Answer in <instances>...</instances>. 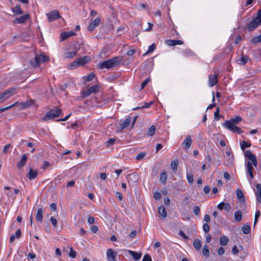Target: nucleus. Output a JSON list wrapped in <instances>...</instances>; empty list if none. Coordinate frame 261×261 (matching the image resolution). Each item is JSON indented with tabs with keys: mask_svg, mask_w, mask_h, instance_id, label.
I'll return each instance as SVG.
<instances>
[{
	"mask_svg": "<svg viewBox=\"0 0 261 261\" xmlns=\"http://www.w3.org/2000/svg\"><path fill=\"white\" fill-rule=\"evenodd\" d=\"M120 61V58L119 57H116L99 63L98 66L100 69H109L117 66Z\"/></svg>",
	"mask_w": 261,
	"mask_h": 261,
	"instance_id": "1",
	"label": "nucleus"
},
{
	"mask_svg": "<svg viewBox=\"0 0 261 261\" xmlns=\"http://www.w3.org/2000/svg\"><path fill=\"white\" fill-rule=\"evenodd\" d=\"M261 24V10H258L256 16L246 25V29L249 32H252Z\"/></svg>",
	"mask_w": 261,
	"mask_h": 261,
	"instance_id": "2",
	"label": "nucleus"
},
{
	"mask_svg": "<svg viewBox=\"0 0 261 261\" xmlns=\"http://www.w3.org/2000/svg\"><path fill=\"white\" fill-rule=\"evenodd\" d=\"M49 60V58L44 55H40L36 56L34 60L31 61V64L34 67L39 66L40 63L45 62Z\"/></svg>",
	"mask_w": 261,
	"mask_h": 261,
	"instance_id": "3",
	"label": "nucleus"
},
{
	"mask_svg": "<svg viewBox=\"0 0 261 261\" xmlns=\"http://www.w3.org/2000/svg\"><path fill=\"white\" fill-rule=\"evenodd\" d=\"M99 89V85H94L92 86L89 87L87 89L84 90L82 92L83 97H87L92 93H96L98 92Z\"/></svg>",
	"mask_w": 261,
	"mask_h": 261,
	"instance_id": "4",
	"label": "nucleus"
},
{
	"mask_svg": "<svg viewBox=\"0 0 261 261\" xmlns=\"http://www.w3.org/2000/svg\"><path fill=\"white\" fill-rule=\"evenodd\" d=\"M16 88L11 87L5 90L3 92L0 93V96L2 101H4L9 98L11 96L16 93Z\"/></svg>",
	"mask_w": 261,
	"mask_h": 261,
	"instance_id": "5",
	"label": "nucleus"
},
{
	"mask_svg": "<svg viewBox=\"0 0 261 261\" xmlns=\"http://www.w3.org/2000/svg\"><path fill=\"white\" fill-rule=\"evenodd\" d=\"M223 126L229 130L234 133H238V134H241L243 133V130L240 127L234 125V124H231L229 121H225L223 123Z\"/></svg>",
	"mask_w": 261,
	"mask_h": 261,
	"instance_id": "6",
	"label": "nucleus"
},
{
	"mask_svg": "<svg viewBox=\"0 0 261 261\" xmlns=\"http://www.w3.org/2000/svg\"><path fill=\"white\" fill-rule=\"evenodd\" d=\"M244 156L245 158H248L251 162L252 165L256 167L257 165V161L256 156L252 153V152L247 150L244 152Z\"/></svg>",
	"mask_w": 261,
	"mask_h": 261,
	"instance_id": "7",
	"label": "nucleus"
},
{
	"mask_svg": "<svg viewBox=\"0 0 261 261\" xmlns=\"http://www.w3.org/2000/svg\"><path fill=\"white\" fill-rule=\"evenodd\" d=\"M49 22L57 20L61 17L59 12L58 10L52 11L46 14Z\"/></svg>",
	"mask_w": 261,
	"mask_h": 261,
	"instance_id": "8",
	"label": "nucleus"
},
{
	"mask_svg": "<svg viewBox=\"0 0 261 261\" xmlns=\"http://www.w3.org/2000/svg\"><path fill=\"white\" fill-rule=\"evenodd\" d=\"M117 253L112 249H109L107 251V258L108 261H116Z\"/></svg>",
	"mask_w": 261,
	"mask_h": 261,
	"instance_id": "9",
	"label": "nucleus"
},
{
	"mask_svg": "<svg viewBox=\"0 0 261 261\" xmlns=\"http://www.w3.org/2000/svg\"><path fill=\"white\" fill-rule=\"evenodd\" d=\"M129 184H137L138 181V175L135 173L129 174L126 176Z\"/></svg>",
	"mask_w": 261,
	"mask_h": 261,
	"instance_id": "10",
	"label": "nucleus"
},
{
	"mask_svg": "<svg viewBox=\"0 0 261 261\" xmlns=\"http://www.w3.org/2000/svg\"><path fill=\"white\" fill-rule=\"evenodd\" d=\"M30 18V15L26 14L22 16L15 18L13 21L14 23L22 24L24 23Z\"/></svg>",
	"mask_w": 261,
	"mask_h": 261,
	"instance_id": "11",
	"label": "nucleus"
},
{
	"mask_svg": "<svg viewBox=\"0 0 261 261\" xmlns=\"http://www.w3.org/2000/svg\"><path fill=\"white\" fill-rule=\"evenodd\" d=\"M101 19L100 17H97L93 20L88 27V30L89 31H93L96 27H97L100 23Z\"/></svg>",
	"mask_w": 261,
	"mask_h": 261,
	"instance_id": "12",
	"label": "nucleus"
},
{
	"mask_svg": "<svg viewBox=\"0 0 261 261\" xmlns=\"http://www.w3.org/2000/svg\"><path fill=\"white\" fill-rule=\"evenodd\" d=\"M91 59L89 56H86L83 57L79 58L76 60L79 66H82L89 62Z\"/></svg>",
	"mask_w": 261,
	"mask_h": 261,
	"instance_id": "13",
	"label": "nucleus"
},
{
	"mask_svg": "<svg viewBox=\"0 0 261 261\" xmlns=\"http://www.w3.org/2000/svg\"><path fill=\"white\" fill-rule=\"evenodd\" d=\"M28 160V156L26 154L22 155L20 161L17 164V167L18 169H21L25 165Z\"/></svg>",
	"mask_w": 261,
	"mask_h": 261,
	"instance_id": "14",
	"label": "nucleus"
},
{
	"mask_svg": "<svg viewBox=\"0 0 261 261\" xmlns=\"http://www.w3.org/2000/svg\"><path fill=\"white\" fill-rule=\"evenodd\" d=\"M227 163L226 165L229 166L233 164L234 161L233 154L230 151H227L226 152Z\"/></svg>",
	"mask_w": 261,
	"mask_h": 261,
	"instance_id": "15",
	"label": "nucleus"
},
{
	"mask_svg": "<svg viewBox=\"0 0 261 261\" xmlns=\"http://www.w3.org/2000/svg\"><path fill=\"white\" fill-rule=\"evenodd\" d=\"M217 207L220 211H222V210L224 209L227 212L230 211L231 209L230 204L228 203H225L224 202H220L217 205Z\"/></svg>",
	"mask_w": 261,
	"mask_h": 261,
	"instance_id": "16",
	"label": "nucleus"
},
{
	"mask_svg": "<svg viewBox=\"0 0 261 261\" xmlns=\"http://www.w3.org/2000/svg\"><path fill=\"white\" fill-rule=\"evenodd\" d=\"M166 44L170 46H175L176 45H181L184 43V42L180 40H171L168 39L166 40Z\"/></svg>",
	"mask_w": 261,
	"mask_h": 261,
	"instance_id": "17",
	"label": "nucleus"
},
{
	"mask_svg": "<svg viewBox=\"0 0 261 261\" xmlns=\"http://www.w3.org/2000/svg\"><path fill=\"white\" fill-rule=\"evenodd\" d=\"M247 173L249 174L251 179H253L254 178V175L253 174V171H254V168L253 166L252 165L250 161H248L247 163Z\"/></svg>",
	"mask_w": 261,
	"mask_h": 261,
	"instance_id": "18",
	"label": "nucleus"
},
{
	"mask_svg": "<svg viewBox=\"0 0 261 261\" xmlns=\"http://www.w3.org/2000/svg\"><path fill=\"white\" fill-rule=\"evenodd\" d=\"M35 103V100L33 99H30L28 101L21 102L20 103V107L22 109H27L33 105Z\"/></svg>",
	"mask_w": 261,
	"mask_h": 261,
	"instance_id": "19",
	"label": "nucleus"
},
{
	"mask_svg": "<svg viewBox=\"0 0 261 261\" xmlns=\"http://www.w3.org/2000/svg\"><path fill=\"white\" fill-rule=\"evenodd\" d=\"M75 35V33L73 31H69V32H63L61 34L60 37L61 40H64L68 38L74 36Z\"/></svg>",
	"mask_w": 261,
	"mask_h": 261,
	"instance_id": "20",
	"label": "nucleus"
},
{
	"mask_svg": "<svg viewBox=\"0 0 261 261\" xmlns=\"http://www.w3.org/2000/svg\"><path fill=\"white\" fill-rule=\"evenodd\" d=\"M192 141L191 136H189L187 137L182 143L184 145L183 147L186 149H188L191 146Z\"/></svg>",
	"mask_w": 261,
	"mask_h": 261,
	"instance_id": "21",
	"label": "nucleus"
},
{
	"mask_svg": "<svg viewBox=\"0 0 261 261\" xmlns=\"http://www.w3.org/2000/svg\"><path fill=\"white\" fill-rule=\"evenodd\" d=\"M38 175V171L34 170L32 168H30L28 175V177L30 180L34 179L37 177Z\"/></svg>",
	"mask_w": 261,
	"mask_h": 261,
	"instance_id": "22",
	"label": "nucleus"
},
{
	"mask_svg": "<svg viewBox=\"0 0 261 261\" xmlns=\"http://www.w3.org/2000/svg\"><path fill=\"white\" fill-rule=\"evenodd\" d=\"M128 252L132 256L134 259L135 260H139L142 256V253L140 252H136L135 251L128 250Z\"/></svg>",
	"mask_w": 261,
	"mask_h": 261,
	"instance_id": "23",
	"label": "nucleus"
},
{
	"mask_svg": "<svg viewBox=\"0 0 261 261\" xmlns=\"http://www.w3.org/2000/svg\"><path fill=\"white\" fill-rule=\"evenodd\" d=\"M256 188L257 190L255 193L256 199L259 203H261V185L257 184L256 185Z\"/></svg>",
	"mask_w": 261,
	"mask_h": 261,
	"instance_id": "24",
	"label": "nucleus"
},
{
	"mask_svg": "<svg viewBox=\"0 0 261 261\" xmlns=\"http://www.w3.org/2000/svg\"><path fill=\"white\" fill-rule=\"evenodd\" d=\"M55 118V116L53 114H52L51 112H50L49 111L42 118V121L46 122V121H48L51 119H53Z\"/></svg>",
	"mask_w": 261,
	"mask_h": 261,
	"instance_id": "25",
	"label": "nucleus"
},
{
	"mask_svg": "<svg viewBox=\"0 0 261 261\" xmlns=\"http://www.w3.org/2000/svg\"><path fill=\"white\" fill-rule=\"evenodd\" d=\"M236 194L239 200L241 202H244L245 198L242 191L240 189H237L236 191Z\"/></svg>",
	"mask_w": 261,
	"mask_h": 261,
	"instance_id": "26",
	"label": "nucleus"
},
{
	"mask_svg": "<svg viewBox=\"0 0 261 261\" xmlns=\"http://www.w3.org/2000/svg\"><path fill=\"white\" fill-rule=\"evenodd\" d=\"M21 232L20 230L19 229H17L16 230V231L15 232V234H12L10 236V243H12L13 242H14L15 238H18V239L20 238V236H21Z\"/></svg>",
	"mask_w": 261,
	"mask_h": 261,
	"instance_id": "27",
	"label": "nucleus"
},
{
	"mask_svg": "<svg viewBox=\"0 0 261 261\" xmlns=\"http://www.w3.org/2000/svg\"><path fill=\"white\" fill-rule=\"evenodd\" d=\"M36 219L38 221L42 222L43 219V210L41 208H39L37 210Z\"/></svg>",
	"mask_w": 261,
	"mask_h": 261,
	"instance_id": "28",
	"label": "nucleus"
},
{
	"mask_svg": "<svg viewBox=\"0 0 261 261\" xmlns=\"http://www.w3.org/2000/svg\"><path fill=\"white\" fill-rule=\"evenodd\" d=\"M12 11L15 15H20L23 14V11L19 5H16L12 8Z\"/></svg>",
	"mask_w": 261,
	"mask_h": 261,
	"instance_id": "29",
	"label": "nucleus"
},
{
	"mask_svg": "<svg viewBox=\"0 0 261 261\" xmlns=\"http://www.w3.org/2000/svg\"><path fill=\"white\" fill-rule=\"evenodd\" d=\"M77 54V50L73 51L67 52L64 54L63 57L65 59H70L73 58Z\"/></svg>",
	"mask_w": 261,
	"mask_h": 261,
	"instance_id": "30",
	"label": "nucleus"
},
{
	"mask_svg": "<svg viewBox=\"0 0 261 261\" xmlns=\"http://www.w3.org/2000/svg\"><path fill=\"white\" fill-rule=\"evenodd\" d=\"M130 121V117H127L126 119H125L123 122L120 125L121 129H123L126 128L129 125Z\"/></svg>",
	"mask_w": 261,
	"mask_h": 261,
	"instance_id": "31",
	"label": "nucleus"
},
{
	"mask_svg": "<svg viewBox=\"0 0 261 261\" xmlns=\"http://www.w3.org/2000/svg\"><path fill=\"white\" fill-rule=\"evenodd\" d=\"M193 246L196 250H200L201 248V241L198 239H195L193 242Z\"/></svg>",
	"mask_w": 261,
	"mask_h": 261,
	"instance_id": "32",
	"label": "nucleus"
},
{
	"mask_svg": "<svg viewBox=\"0 0 261 261\" xmlns=\"http://www.w3.org/2000/svg\"><path fill=\"white\" fill-rule=\"evenodd\" d=\"M229 242L228 238L226 236H222L220 238V243L222 246H225Z\"/></svg>",
	"mask_w": 261,
	"mask_h": 261,
	"instance_id": "33",
	"label": "nucleus"
},
{
	"mask_svg": "<svg viewBox=\"0 0 261 261\" xmlns=\"http://www.w3.org/2000/svg\"><path fill=\"white\" fill-rule=\"evenodd\" d=\"M234 219L236 222H240L242 219V213L240 210L236 211L234 213Z\"/></svg>",
	"mask_w": 261,
	"mask_h": 261,
	"instance_id": "34",
	"label": "nucleus"
},
{
	"mask_svg": "<svg viewBox=\"0 0 261 261\" xmlns=\"http://www.w3.org/2000/svg\"><path fill=\"white\" fill-rule=\"evenodd\" d=\"M241 121L242 118L239 116H237L235 118H231L230 120H226V121H229L231 124H234V125H236Z\"/></svg>",
	"mask_w": 261,
	"mask_h": 261,
	"instance_id": "35",
	"label": "nucleus"
},
{
	"mask_svg": "<svg viewBox=\"0 0 261 261\" xmlns=\"http://www.w3.org/2000/svg\"><path fill=\"white\" fill-rule=\"evenodd\" d=\"M158 212L159 214L163 218H166L167 216V213L165 208L164 206H161L159 207Z\"/></svg>",
	"mask_w": 261,
	"mask_h": 261,
	"instance_id": "36",
	"label": "nucleus"
},
{
	"mask_svg": "<svg viewBox=\"0 0 261 261\" xmlns=\"http://www.w3.org/2000/svg\"><path fill=\"white\" fill-rule=\"evenodd\" d=\"M50 112H51L55 116V118L60 116L61 113V110L58 108V107H56L55 109H53L49 111Z\"/></svg>",
	"mask_w": 261,
	"mask_h": 261,
	"instance_id": "37",
	"label": "nucleus"
},
{
	"mask_svg": "<svg viewBox=\"0 0 261 261\" xmlns=\"http://www.w3.org/2000/svg\"><path fill=\"white\" fill-rule=\"evenodd\" d=\"M248 57L245 55H242L240 59L238 60L239 64L244 65L248 60Z\"/></svg>",
	"mask_w": 261,
	"mask_h": 261,
	"instance_id": "38",
	"label": "nucleus"
},
{
	"mask_svg": "<svg viewBox=\"0 0 261 261\" xmlns=\"http://www.w3.org/2000/svg\"><path fill=\"white\" fill-rule=\"evenodd\" d=\"M202 254L205 257H207L210 254L208 246L206 245H204L202 248Z\"/></svg>",
	"mask_w": 261,
	"mask_h": 261,
	"instance_id": "39",
	"label": "nucleus"
},
{
	"mask_svg": "<svg viewBox=\"0 0 261 261\" xmlns=\"http://www.w3.org/2000/svg\"><path fill=\"white\" fill-rule=\"evenodd\" d=\"M167 173L165 171L163 172V173H162L160 174V181L162 184H165L166 183V180H167Z\"/></svg>",
	"mask_w": 261,
	"mask_h": 261,
	"instance_id": "40",
	"label": "nucleus"
},
{
	"mask_svg": "<svg viewBox=\"0 0 261 261\" xmlns=\"http://www.w3.org/2000/svg\"><path fill=\"white\" fill-rule=\"evenodd\" d=\"M250 42L253 44H256L261 42V34L256 37H253L250 40Z\"/></svg>",
	"mask_w": 261,
	"mask_h": 261,
	"instance_id": "41",
	"label": "nucleus"
},
{
	"mask_svg": "<svg viewBox=\"0 0 261 261\" xmlns=\"http://www.w3.org/2000/svg\"><path fill=\"white\" fill-rule=\"evenodd\" d=\"M242 230L244 234H247L250 232V227L249 225L245 224L242 227Z\"/></svg>",
	"mask_w": 261,
	"mask_h": 261,
	"instance_id": "42",
	"label": "nucleus"
},
{
	"mask_svg": "<svg viewBox=\"0 0 261 261\" xmlns=\"http://www.w3.org/2000/svg\"><path fill=\"white\" fill-rule=\"evenodd\" d=\"M155 131V127L154 125H151L147 132V135L151 136L154 135Z\"/></svg>",
	"mask_w": 261,
	"mask_h": 261,
	"instance_id": "43",
	"label": "nucleus"
},
{
	"mask_svg": "<svg viewBox=\"0 0 261 261\" xmlns=\"http://www.w3.org/2000/svg\"><path fill=\"white\" fill-rule=\"evenodd\" d=\"M84 77H85V82H90L94 79L95 74L93 72H91L87 76H84Z\"/></svg>",
	"mask_w": 261,
	"mask_h": 261,
	"instance_id": "44",
	"label": "nucleus"
},
{
	"mask_svg": "<svg viewBox=\"0 0 261 261\" xmlns=\"http://www.w3.org/2000/svg\"><path fill=\"white\" fill-rule=\"evenodd\" d=\"M155 45L153 43V44H151V45L149 46L147 51L145 53H144L143 55V56H145L146 55L153 52L155 50Z\"/></svg>",
	"mask_w": 261,
	"mask_h": 261,
	"instance_id": "45",
	"label": "nucleus"
},
{
	"mask_svg": "<svg viewBox=\"0 0 261 261\" xmlns=\"http://www.w3.org/2000/svg\"><path fill=\"white\" fill-rule=\"evenodd\" d=\"M18 103V102L17 101V102H15L14 103H13V105H10V106H9L8 107L3 108H1L0 109V114L3 113V112H5V111H7V110L11 109L14 106L17 105Z\"/></svg>",
	"mask_w": 261,
	"mask_h": 261,
	"instance_id": "46",
	"label": "nucleus"
},
{
	"mask_svg": "<svg viewBox=\"0 0 261 261\" xmlns=\"http://www.w3.org/2000/svg\"><path fill=\"white\" fill-rule=\"evenodd\" d=\"M178 165V161H177V160L172 161L171 163V167L172 169L174 171H176Z\"/></svg>",
	"mask_w": 261,
	"mask_h": 261,
	"instance_id": "47",
	"label": "nucleus"
},
{
	"mask_svg": "<svg viewBox=\"0 0 261 261\" xmlns=\"http://www.w3.org/2000/svg\"><path fill=\"white\" fill-rule=\"evenodd\" d=\"M251 144L245 141H243L241 144V147L242 150H244L246 148L250 147Z\"/></svg>",
	"mask_w": 261,
	"mask_h": 261,
	"instance_id": "48",
	"label": "nucleus"
},
{
	"mask_svg": "<svg viewBox=\"0 0 261 261\" xmlns=\"http://www.w3.org/2000/svg\"><path fill=\"white\" fill-rule=\"evenodd\" d=\"M183 54L186 57H189L193 56L194 54L190 49L187 48L183 51Z\"/></svg>",
	"mask_w": 261,
	"mask_h": 261,
	"instance_id": "49",
	"label": "nucleus"
},
{
	"mask_svg": "<svg viewBox=\"0 0 261 261\" xmlns=\"http://www.w3.org/2000/svg\"><path fill=\"white\" fill-rule=\"evenodd\" d=\"M79 66H79V64H77V61L75 60L69 65L68 68L72 70Z\"/></svg>",
	"mask_w": 261,
	"mask_h": 261,
	"instance_id": "50",
	"label": "nucleus"
},
{
	"mask_svg": "<svg viewBox=\"0 0 261 261\" xmlns=\"http://www.w3.org/2000/svg\"><path fill=\"white\" fill-rule=\"evenodd\" d=\"M6 195L8 197V200H9L10 198H12L13 201H14L15 199V196L14 195L13 193L11 191H9L6 193Z\"/></svg>",
	"mask_w": 261,
	"mask_h": 261,
	"instance_id": "51",
	"label": "nucleus"
},
{
	"mask_svg": "<svg viewBox=\"0 0 261 261\" xmlns=\"http://www.w3.org/2000/svg\"><path fill=\"white\" fill-rule=\"evenodd\" d=\"M193 213L195 214L196 216H199L200 213V207L198 206H195L193 207Z\"/></svg>",
	"mask_w": 261,
	"mask_h": 261,
	"instance_id": "52",
	"label": "nucleus"
},
{
	"mask_svg": "<svg viewBox=\"0 0 261 261\" xmlns=\"http://www.w3.org/2000/svg\"><path fill=\"white\" fill-rule=\"evenodd\" d=\"M145 152H141L139 153L136 156V159L137 160H141L146 155Z\"/></svg>",
	"mask_w": 261,
	"mask_h": 261,
	"instance_id": "53",
	"label": "nucleus"
},
{
	"mask_svg": "<svg viewBox=\"0 0 261 261\" xmlns=\"http://www.w3.org/2000/svg\"><path fill=\"white\" fill-rule=\"evenodd\" d=\"M187 180L190 184H192L193 182V175L192 174L188 173L187 174Z\"/></svg>",
	"mask_w": 261,
	"mask_h": 261,
	"instance_id": "54",
	"label": "nucleus"
},
{
	"mask_svg": "<svg viewBox=\"0 0 261 261\" xmlns=\"http://www.w3.org/2000/svg\"><path fill=\"white\" fill-rule=\"evenodd\" d=\"M209 82H218L217 75H211L209 76Z\"/></svg>",
	"mask_w": 261,
	"mask_h": 261,
	"instance_id": "55",
	"label": "nucleus"
},
{
	"mask_svg": "<svg viewBox=\"0 0 261 261\" xmlns=\"http://www.w3.org/2000/svg\"><path fill=\"white\" fill-rule=\"evenodd\" d=\"M116 139L114 138H110L106 142L108 146H110L115 143Z\"/></svg>",
	"mask_w": 261,
	"mask_h": 261,
	"instance_id": "56",
	"label": "nucleus"
},
{
	"mask_svg": "<svg viewBox=\"0 0 261 261\" xmlns=\"http://www.w3.org/2000/svg\"><path fill=\"white\" fill-rule=\"evenodd\" d=\"M203 230L205 233H207L210 230V226L207 223H204L203 224Z\"/></svg>",
	"mask_w": 261,
	"mask_h": 261,
	"instance_id": "57",
	"label": "nucleus"
},
{
	"mask_svg": "<svg viewBox=\"0 0 261 261\" xmlns=\"http://www.w3.org/2000/svg\"><path fill=\"white\" fill-rule=\"evenodd\" d=\"M10 147L11 145L10 144H8L6 145H5L3 150V152L5 154L7 153L9 151Z\"/></svg>",
	"mask_w": 261,
	"mask_h": 261,
	"instance_id": "58",
	"label": "nucleus"
},
{
	"mask_svg": "<svg viewBox=\"0 0 261 261\" xmlns=\"http://www.w3.org/2000/svg\"><path fill=\"white\" fill-rule=\"evenodd\" d=\"M214 117L215 119L216 120H219L220 119V114H219V108H217L216 111L214 113Z\"/></svg>",
	"mask_w": 261,
	"mask_h": 261,
	"instance_id": "59",
	"label": "nucleus"
},
{
	"mask_svg": "<svg viewBox=\"0 0 261 261\" xmlns=\"http://www.w3.org/2000/svg\"><path fill=\"white\" fill-rule=\"evenodd\" d=\"M69 256L72 258H74L76 256V251H74L72 248H70Z\"/></svg>",
	"mask_w": 261,
	"mask_h": 261,
	"instance_id": "60",
	"label": "nucleus"
},
{
	"mask_svg": "<svg viewBox=\"0 0 261 261\" xmlns=\"http://www.w3.org/2000/svg\"><path fill=\"white\" fill-rule=\"evenodd\" d=\"M148 83H142L140 87L135 88V90L137 91H141L147 85Z\"/></svg>",
	"mask_w": 261,
	"mask_h": 261,
	"instance_id": "61",
	"label": "nucleus"
},
{
	"mask_svg": "<svg viewBox=\"0 0 261 261\" xmlns=\"http://www.w3.org/2000/svg\"><path fill=\"white\" fill-rule=\"evenodd\" d=\"M142 261H152V259L150 255L146 254Z\"/></svg>",
	"mask_w": 261,
	"mask_h": 261,
	"instance_id": "62",
	"label": "nucleus"
},
{
	"mask_svg": "<svg viewBox=\"0 0 261 261\" xmlns=\"http://www.w3.org/2000/svg\"><path fill=\"white\" fill-rule=\"evenodd\" d=\"M50 221H51L52 224L53 225L54 227L56 228L57 227V219L56 218H55L54 217H51L50 218Z\"/></svg>",
	"mask_w": 261,
	"mask_h": 261,
	"instance_id": "63",
	"label": "nucleus"
},
{
	"mask_svg": "<svg viewBox=\"0 0 261 261\" xmlns=\"http://www.w3.org/2000/svg\"><path fill=\"white\" fill-rule=\"evenodd\" d=\"M154 198L156 200H159L161 198V194L159 192H155L154 193Z\"/></svg>",
	"mask_w": 261,
	"mask_h": 261,
	"instance_id": "64",
	"label": "nucleus"
}]
</instances>
